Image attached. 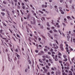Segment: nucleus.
I'll use <instances>...</instances> for the list:
<instances>
[{
  "instance_id": "nucleus-1",
  "label": "nucleus",
  "mask_w": 75,
  "mask_h": 75,
  "mask_svg": "<svg viewBox=\"0 0 75 75\" xmlns=\"http://www.w3.org/2000/svg\"><path fill=\"white\" fill-rule=\"evenodd\" d=\"M53 46L54 47V49H57V48H58V47L57 46V45H55L54 44H53Z\"/></svg>"
},
{
  "instance_id": "nucleus-2",
  "label": "nucleus",
  "mask_w": 75,
  "mask_h": 75,
  "mask_svg": "<svg viewBox=\"0 0 75 75\" xmlns=\"http://www.w3.org/2000/svg\"><path fill=\"white\" fill-rule=\"evenodd\" d=\"M47 7V6L46 5H44V4H42V8H46V7Z\"/></svg>"
},
{
  "instance_id": "nucleus-3",
  "label": "nucleus",
  "mask_w": 75,
  "mask_h": 75,
  "mask_svg": "<svg viewBox=\"0 0 75 75\" xmlns=\"http://www.w3.org/2000/svg\"><path fill=\"white\" fill-rule=\"evenodd\" d=\"M0 37H1V38H2L3 39H4V40H6L7 39V38H3V36L1 35V34H0Z\"/></svg>"
},
{
  "instance_id": "nucleus-4",
  "label": "nucleus",
  "mask_w": 75,
  "mask_h": 75,
  "mask_svg": "<svg viewBox=\"0 0 75 75\" xmlns=\"http://www.w3.org/2000/svg\"><path fill=\"white\" fill-rule=\"evenodd\" d=\"M69 75H72V72L71 71H69Z\"/></svg>"
},
{
  "instance_id": "nucleus-5",
  "label": "nucleus",
  "mask_w": 75,
  "mask_h": 75,
  "mask_svg": "<svg viewBox=\"0 0 75 75\" xmlns=\"http://www.w3.org/2000/svg\"><path fill=\"white\" fill-rule=\"evenodd\" d=\"M47 69H45L44 70V71L43 72V74H47Z\"/></svg>"
},
{
  "instance_id": "nucleus-6",
  "label": "nucleus",
  "mask_w": 75,
  "mask_h": 75,
  "mask_svg": "<svg viewBox=\"0 0 75 75\" xmlns=\"http://www.w3.org/2000/svg\"><path fill=\"white\" fill-rule=\"evenodd\" d=\"M67 18H68V19H70V20H71V17H70V16H67Z\"/></svg>"
},
{
  "instance_id": "nucleus-7",
  "label": "nucleus",
  "mask_w": 75,
  "mask_h": 75,
  "mask_svg": "<svg viewBox=\"0 0 75 75\" xmlns=\"http://www.w3.org/2000/svg\"><path fill=\"white\" fill-rule=\"evenodd\" d=\"M59 8V11H62V7H60Z\"/></svg>"
},
{
  "instance_id": "nucleus-8",
  "label": "nucleus",
  "mask_w": 75,
  "mask_h": 75,
  "mask_svg": "<svg viewBox=\"0 0 75 75\" xmlns=\"http://www.w3.org/2000/svg\"><path fill=\"white\" fill-rule=\"evenodd\" d=\"M1 14L3 16H4L5 15V13L4 12H1Z\"/></svg>"
},
{
  "instance_id": "nucleus-9",
  "label": "nucleus",
  "mask_w": 75,
  "mask_h": 75,
  "mask_svg": "<svg viewBox=\"0 0 75 75\" xmlns=\"http://www.w3.org/2000/svg\"><path fill=\"white\" fill-rule=\"evenodd\" d=\"M8 59L10 62H11V60H10V57L8 56Z\"/></svg>"
},
{
  "instance_id": "nucleus-10",
  "label": "nucleus",
  "mask_w": 75,
  "mask_h": 75,
  "mask_svg": "<svg viewBox=\"0 0 75 75\" xmlns=\"http://www.w3.org/2000/svg\"><path fill=\"white\" fill-rule=\"evenodd\" d=\"M66 50H67V52H69V50H68V47H66Z\"/></svg>"
},
{
  "instance_id": "nucleus-11",
  "label": "nucleus",
  "mask_w": 75,
  "mask_h": 75,
  "mask_svg": "<svg viewBox=\"0 0 75 75\" xmlns=\"http://www.w3.org/2000/svg\"><path fill=\"white\" fill-rule=\"evenodd\" d=\"M30 16V14H28V15L27 16V19H28L29 18Z\"/></svg>"
},
{
  "instance_id": "nucleus-12",
  "label": "nucleus",
  "mask_w": 75,
  "mask_h": 75,
  "mask_svg": "<svg viewBox=\"0 0 75 75\" xmlns=\"http://www.w3.org/2000/svg\"><path fill=\"white\" fill-rule=\"evenodd\" d=\"M52 57H53V58L54 59H55V57H54L55 55L54 54H52Z\"/></svg>"
},
{
  "instance_id": "nucleus-13",
  "label": "nucleus",
  "mask_w": 75,
  "mask_h": 75,
  "mask_svg": "<svg viewBox=\"0 0 75 75\" xmlns=\"http://www.w3.org/2000/svg\"><path fill=\"white\" fill-rule=\"evenodd\" d=\"M55 11L57 13H59V11H58V8H55Z\"/></svg>"
},
{
  "instance_id": "nucleus-14",
  "label": "nucleus",
  "mask_w": 75,
  "mask_h": 75,
  "mask_svg": "<svg viewBox=\"0 0 75 75\" xmlns=\"http://www.w3.org/2000/svg\"><path fill=\"white\" fill-rule=\"evenodd\" d=\"M47 25L48 27H50V24H49V23L47 22Z\"/></svg>"
},
{
  "instance_id": "nucleus-15",
  "label": "nucleus",
  "mask_w": 75,
  "mask_h": 75,
  "mask_svg": "<svg viewBox=\"0 0 75 75\" xmlns=\"http://www.w3.org/2000/svg\"><path fill=\"white\" fill-rule=\"evenodd\" d=\"M40 28H42V29H43V28H44V27H43V26H42V25H40Z\"/></svg>"
},
{
  "instance_id": "nucleus-16",
  "label": "nucleus",
  "mask_w": 75,
  "mask_h": 75,
  "mask_svg": "<svg viewBox=\"0 0 75 75\" xmlns=\"http://www.w3.org/2000/svg\"><path fill=\"white\" fill-rule=\"evenodd\" d=\"M63 57H64V59H66V58H67V56L65 55H63Z\"/></svg>"
},
{
  "instance_id": "nucleus-17",
  "label": "nucleus",
  "mask_w": 75,
  "mask_h": 75,
  "mask_svg": "<svg viewBox=\"0 0 75 75\" xmlns=\"http://www.w3.org/2000/svg\"><path fill=\"white\" fill-rule=\"evenodd\" d=\"M72 51H73V49L70 48V50H69V52H71Z\"/></svg>"
},
{
  "instance_id": "nucleus-18",
  "label": "nucleus",
  "mask_w": 75,
  "mask_h": 75,
  "mask_svg": "<svg viewBox=\"0 0 75 75\" xmlns=\"http://www.w3.org/2000/svg\"><path fill=\"white\" fill-rule=\"evenodd\" d=\"M46 57L47 58L49 59L50 58V57L49 56H48V55H46Z\"/></svg>"
},
{
  "instance_id": "nucleus-19",
  "label": "nucleus",
  "mask_w": 75,
  "mask_h": 75,
  "mask_svg": "<svg viewBox=\"0 0 75 75\" xmlns=\"http://www.w3.org/2000/svg\"><path fill=\"white\" fill-rule=\"evenodd\" d=\"M64 23H67V19L66 18H64Z\"/></svg>"
},
{
  "instance_id": "nucleus-20",
  "label": "nucleus",
  "mask_w": 75,
  "mask_h": 75,
  "mask_svg": "<svg viewBox=\"0 0 75 75\" xmlns=\"http://www.w3.org/2000/svg\"><path fill=\"white\" fill-rule=\"evenodd\" d=\"M58 73L59 75H60V74H61V72L59 70L58 71Z\"/></svg>"
},
{
  "instance_id": "nucleus-21",
  "label": "nucleus",
  "mask_w": 75,
  "mask_h": 75,
  "mask_svg": "<svg viewBox=\"0 0 75 75\" xmlns=\"http://www.w3.org/2000/svg\"><path fill=\"white\" fill-rule=\"evenodd\" d=\"M39 12L41 13L42 14H43L44 13L43 12H42V11H41L40 10H39Z\"/></svg>"
},
{
  "instance_id": "nucleus-22",
  "label": "nucleus",
  "mask_w": 75,
  "mask_h": 75,
  "mask_svg": "<svg viewBox=\"0 0 75 75\" xmlns=\"http://www.w3.org/2000/svg\"><path fill=\"white\" fill-rule=\"evenodd\" d=\"M33 18V21H35V18L33 17H32V18Z\"/></svg>"
},
{
  "instance_id": "nucleus-23",
  "label": "nucleus",
  "mask_w": 75,
  "mask_h": 75,
  "mask_svg": "<svg viewBox=\"0 0 75 75\" xmlns=\"http://www.w3.org/2000/svg\"><path fill=\"white\" fill-rule=\"evenodd\" d=\"M60 12H61V13L62 14H64V12L62 11H62H60Z\"/></svg>"
},
{
  "instance_id": "nucleus-24",
  "label": "nucleus",
  "mask_w": 75,
  "mask_h": 75,
  "mask_svg": "<svg viewBox=\"0 0 75 75\" xmlns=\"http://www.w3.org/2000/svg\"><path fill=\"white\" fill-rule=\"evenodd\" d=\"M20 12H21L22 15H23V14H24V13H23V11H22V10H20Z\"/></svg>"
},
{
  "instance_id": "nucleus-25",
  "label": "nucleus",
  "mask_w": 75,
  "mask_h": 75,
  "mask_svg": "<svg viewBox=\"0 0 75 75\" xmlns=\"http://www.w3.org/2000/svg\"><path fill=\"white\" fill-rule=\"evenodd\" d=\"M44 51L45 52H47V51H48V50L46 49H44Z\"/></svg>"
},
{
  "instance_id": "nucleus-26",
  "label": "nucleus",
  "mask_w": 75,
  "mask_h": 75,
  "mask_svg": "<svg viewBox=\"0 0 75 75\" xmlns=\"http://www.w3.org/2000/svg\"><path fill=\"white\" fill-rule=\"evenodd\" d=\"M60 47H63V45H62V44H61L60 45Z\"/></svg>"
},
{
  "instance_id": "nucleus-27",
  "label": "nucleus",
  "mask_w": 75,
  "mask_h": 75,
  "mask_svg": "<svg viewBox=\"0 0 75 75\" xmlns=\"http://www.w3.org/2000/svg\"><path fill=\"white\" fill-rule=\"evenodd\" d=\"M3 3L4 4H7V2H6L4 1H3Z\"/></svg>"
},
{
  "instance_id": "nucleus-28",
  "label": "nucleus",
  "mask_w": 75,
  "mask_h": 75,
  "mask_svg": "<svg viewBox=\"0 0 75 75\" xmlns=\"http://www.w3.org/2000/svg\"><path fill=\"white\" fill-rule=\"evenodd\" d=\"M47 34H48V36L49 37H51V35H50V34L49 33H47Z\"/></svg>"
},
{
  "instance_id": "nucleus-29",
  "label": "nucleus",
  "mask_w": 75,
  "mask_h": 75,
  "mask_svg": "<svg viewBox=\"0 0 75 75\" xmlns=\"http://www.w3.org/2000/svg\"><path fill=\"white\" fill-rule=\"evenodd\" d=\"M39 61H40V62H41V63H42V62L41 61V60L39 59Z\"/></svg>"
},
{
  "instance_id": "nucleus-30",
  "label": "nucleus",
  "mask_w": 75,
  "mask_h": 75,
  "mask_svg": "<svg viewBox=\"0 0 75 75\" xmlns=\"http://www.w3.org/2000/svg\"><path fill=\"white\" fill-rule=\"evenodd\" d=\"M67 60H68V59H67V58H66L65 59L63 60V61L65 62L67 61Z\"/></svg>"
},
{
  "instance_id": "nucleus-31",
  "label": "nucleus",
  "mask_w": 75,
  "mask_h": 75,
  "mask_svg": "<svg viewBox=\"0 0 75 75\" xmlns=\"http://www.w3.org/2000/svg\"><path fill=\"white\" fill-rule=\"evenodd\" d=\"M61 50H62V51H64V48H63V47H60Z\"/></svg>"
},
{
  "instance_id": "nucleus-32",
  "label": "nucleus",
  "mask_w": 75,
  "mask_h": 75,
  "mask_svg": "<svg viewBox=\"0 0 75 75\" xmlns=\"http://www.w3.org/2000/svg\"><path fill=\"white\" fill-rule=\"evenodd\" d=\"M28 26H29V27L30 28H32V26L31 25L28 24Z\"/></svg>"
},
{
  "instance_id": "nucleus-33",
  "label": "nucleus",
  "mask_w": 75,
  "mask_h": 75,
  "mask_svg": "<svg viewBox=\"0 0 75 75\" xmlns=\"http://www.w3.org/2000/svg\"><path fill=\"white\" fill-rule=\"evenodd\" d=\"M66 64H67V67H69V63H68V62H67Z\"/></svg>"
},
{
  "instance_id": "nucleus-34",
  "label": "nucleus",
  "mask_w": 75,
  "mask_h": 75,
  "mask_svg": "<svg viewBox=\"0 0 75 75\" xmlns=\"http://www.w3.org/2000/svg\"><path fill=\"white\" fill-rule=\"evenodd\" d=\"M46 68H47L48 69H49V68H50V67H48V65H46Z\"/></svg>"
},
{
  "instance_id": "nucleus-35",
  "label": "nucleus",
  "mask_w": 75,
  "mask_h": 75,
  "mask_svg": "<svg viewBox=\"0 0 75 75\" xmlns=\"http://www.w3.org/2000/svg\"><path fill=\"white\" fill-rule=\"evenodd\" d=\"M53 31L54 32H56V33H57V30L56 29H54Z\"/></svg>"
},
{
  "instance_id": "nucleus-36",
  "label": "nucleus",
  "mask_w": 75,
  "mask_h": 75,
  "mask_svg": "<svg viewBox=\"0 0 75 75\" xmlns=\"http://www.w3.org/2000/svg\"><path fill=\"white\" fill-rule=\"evenodd\" d=\"M73 42L74 43H75V38H73Z\"/></svg>"
},
{
  "instance_id": "nucleus-37",
  "label": "nucleus",
  "mask_w": 75,
  "mask_h": 75,
  "mask_svg": "<svg viewBox=\"0 0 75 75\" xmlns=\"http://www.w3.org/2000/svg\"><path fill=\"white\" fill-rule=\"evenodd\" d=\"M40 52L41 54H44V52L43 51H40Z\"/></svg>"
},
{
  "instance_id": "nucleus-38",
  "label": "nucleus",
  "mask_w": 75,
  "mask_h": 75,
  "mask_svg": "<svg viewBox=\"0 0 75 75\" xmlns=\"http://www.w3.org/2000/svg\"><path fill=\"white\" fill-rule=\"evenodd\" d=\"M58 54L59 55H60V56H61V55H62V54H61V53H59Z\"/></svg>"
},
{
  "instance_id": "nucleus-39",
  "label": "nucleus",
  "mask_w": 75,
  "mask_h": 75,
  "mask_svg": "<svg viewBox=\"0 0 75 75\" xmlns=\"http://www.w3.org/2000/svg\"><path fill=\"white\" fill-rule=\"evenodd\" d=\"M55 41H56V43H57V44H58H58H59L58 43V41H57V40H56Z\"/></svg>"
},
{
  "instance_id": "nucleus-40",
  "label": "nucleus",
  "mask_w": 75,
  "mask_h": 75,
  "mask_svg": "<svg viewBox=\"0 0 75 75\" xmlns=\"http://www.w3.org/2000/svg\"><path fill=\"white\" fill-rule=\"evenodd\" d=\"M35 52H36V53H38V50H35Z\"/></svg>"
},
{
  "instance_id": "nucleus-41",
  "label": "nucleus",
  "mask_w": 75,
  "mask_h": 75,
  "mask_svg": "<svg viewBox=\"0 0 75 75\" xmlns=\"http://www.w3.org/2000/svg\"><path fill=\"white\" fill-rule=\"evenodd\" d=\"M42 59L43 61H45V60H46V59L45 58H44V59Z\"/></svg>"
},
{
  "instance_id": "nucleus-42",
  "label": "nucleus",
  "mask_w": 75,
  "mask_h": 75,
  "mask_svg": "<svg viewBox=\"0 0 75 75\" xmlns=\"http://www.w3.org/2000/svg\"><path fill=\"white\" fill-rule=\"evenodd\" d=\"M50 51L51 52H53V49H51Z\"/></svg>"
},
{
  "instance_id": "nucleus-43",
  "label": "nucleus",
  "mask_w": 75,
  "mask_h": 75,
  "mask_svg": "<svg viewBox=\"0 0 75 75\" xmlns=\"http://www.w3.org/2000/svg\"><path fill=\"white\" fill-rule=\"evenodd\" d=\"M58 59H57V58H55V61H58Z\"/></svg>"
},
{
  "instance_id": "nucleus-44",
  "label": "nucleus",
  "mask_w": 75,
  "mask_h": 75,
  "mask_svg": "<svg viewBox=\"0 0 75 75\" xmlns=\"http://www.w3.org/2000/svg\"><path fill=\"white\" fill-rule=\"evenodd\" d=\"M49 45H50L51 47H52V44H51V43H49Z\"/></svg>"
},
{
  "instance_id": "nucleus-45",
  "label": "nucleus",
  "mask_w": 75,
  "mask_h": 75,
  "mask_svg": "<svg viewBox=\"0 0 75 75\" xmlns=\"http://www.w3.org/2000/svg\"><path fill=\"white\" fill-rule=\"evenodd\" d=\"M67 35L68 36H67V38L68 39H69V34H67Z\"/></svg>"
},
{
  "instance_id": "nucleus-46",
  "label": "nucleus",
  "mask_w": 75,
  "mask_h": 75,
  "mask_svg": "<svg viewBox=\"0 0 75 75\" xmlns=\"http://www.w3.org/2000/svg\"><path fill=\"white\" fill-rule=\"evenodd\" d=\"M42 37L43 38H44V39H45V38L44 36L42 35Z\"/></svg>"
},
{
  "instance_id": "nucleus-47",
  "label": "nucleus",
  "mask_w": 75,
  "mask_h": 75,
  "mask_svg": "<svg viewBox=\"0 0 75 75\" xmlns=\"http://www.w3.org/2000/svg\"><path fill=\"white\" fill-rule=\"evenodd\" d=\"M33 24H35V21H33Z\"/></svg>"
},
{
  "instance_id": "nucleus-48",
  "label": "nucleus",
  "mask_w": 75,
  "mask_h": 75,
  "mask_svg": "<svg viewBox=\"0 0 75 75\" xmlns=\"http://www.w3.org/2000/svg\"><path fill=\"white\" fill-rule=\"evenodd\" d=\"M16 57H20V55H19L18 54H17L16 55Z\"/></svg>"
},
{
  "instance_id": "nucleus-49",
  "label": "nucleus",
  "mask_w": 75,
  "mask_h": 75,
  "mask_svg": "<svg viewBox=\"0 0 75 75\" xmlns=\"http://www.w3.org/2000/svg\"><path fill=\"white\" fill-rule=\"evenodd\" d=\"M63 25H64V26H66V25L64 23H62Z\"/></svg>"
},
{
  "instance_id": "nucleus-50",
  "label": "nucleus",
  "mask_w": 75,
  "mask_h": 75,
  "mask_svg": "<svg viewBox=\"0 0 75 75\" xmlns=\"http://www.w3.org/2000/svg\"><path fill=\"white\" fill-rule=\"evenodd\" d=\"M48 54H49V55H51V53L50 52H48Z\"/></svg>"
},
{
  "instance_id": "nucleus-51",
  "label": "nucleus",
  "mask_w": 75,
  "mask_h": 75,
  "mask_svg": "<svg viewBox=\"0 0 75 75\" xmlns=\"http://www.w3.org/2000/svg\"><path fill=\"white\" fill-rule=\"evenodd\" d=\"M57 57H58V56L57 55H56L55 56V58H57Z\"/></svg>"
},
{
  "instance_id": "nucleus-52",
  "label": "nucleus",
  "mask_w": 75,
  "mask_h": 75,
  "mask_svg": "<svg viewBox=\"0 0 75 75\" xmlns=\"http://www.w3.org/2000/svg\"><path fill=\"white\" fill-rule=\"evenodd\" d=\"M5 41L6 42H8V40L6 39L5 40Z\"/></svg>"
},
{
  "instance_id": "nucleus-53",
  "label": "nucleus",
  "mask_w": 75,
  "mask_h": 75,
  "mask_svg": "<svg viewBox=\"0 0 75 75\" xmlns=\"http://www.w3.org/2000/svg\"><path fill=\"white\" fill-rule=\"evenodd\" d=\"M25 72H27V69H25Z\"/></svg>"
},
{
  "instance_id": "nucleus-54",
  "label": "nucleus",
  "mask_w": 75,
  "mask_h": 75,
  "mask_svg": "<svg viewBox=\"0 0 75 75\" xmlns=\"http://www.w3.org/2000/svg\"><path fill=\"white\" fill-rule=\"evenodd\" d=\"M9 30L10 31V32H11V33H12V31L11 30H10V29H9Z\"/></svg>"
},
{
  "instance_id": "nucleus-55",
  "label": "nucleus",
  "mask_w": 75,
  "mask_h": 75,
  "mask_svg": "<svg viewBox=\"0 0 75 75\" xmlns=\"http://www.w3.org/2000/svg\"><path fill=\"white\" fill-rule=\"evenodd\" d=\"M52 54H55V52H52Z\"/></svg>"
},
{
  "instance_id": "nucleus-56",
  "label": "nucleus",
  "mask_w": 75,
  "mask_h": 75,
  "mask_svg": "<svg viewBox=\"0 0 75 75\" xmlns=\"http://www.w3.org/2000/svg\"><path fill=\"white\" fill-rule=\"evenodd\" d=\"M15 51L16 52H18V49H16L15 50Z\"/></svg>"
},
{
  "instance_id": "nucleus-57",
  "label": "nucleus",
  "mask_w": 75,
  "mask_h": 75,
  "mask_svg": "<svg viewBox=\"0 0 75 75\" xmlns=\"http://www.w3.org/2000/svg\"><path fill=\"white\" fill-rule=\"evenodd\" d=\"M49 1L50 3H51L52 1V0H49Z\"/></svg>"
},
{
  "instance_id": "nucleus-58",
  "label": "nucleus",
  "mask_w": 75,
  "mask_h": 75,
  "mask_svg": "<svg viewBox=\"0 0 75 75\" xmlns=\"http://www.w3.org/2000/svg\"><path fill=\"white\" fill-rule=\"evenodd\" d=\"M65 71L66 72H67V73L68 72V71L67 70H65Z\"/></svg>"
},
{
  "instance_id": "nucleus-59",
  "label": "nucleus",
  "mask_w": 75,
  "mask_h": 75,
  "mask_svg": "<svg viewBox=\"0 0 75 75\" xmlns=\"http://www.w3.org/2000/svg\"><path fill=\"white\" fill-rule=\"evenodd\" d=\"M14 1H15V2H16V3H17V0H13Z\"/></svg>"
},
{
  "instance_id": "nucleus-60",
  "label": "nucleus",
  "mask_w": 75,
  "mask_h": 75,
  "mask_svg": "<svg viewBox=\"0 0 75 75\" xmlns=\"http://www.w3.org/2000/svg\"><path fill=\"white\" fill-rule=\"evenodd\" d=\"M50 33H52V31L51 30H50V31H49Z\"/></svg>"
},
{
  "instance_id": "nucleus-61",
  "label": "nucleus",
  "mask_w": 75,
  "mask_h": 75,
  "mask_svg": "<svg viewBox=\"0 0 75 75\" xmlns=\"http://www.w3.org/2000/svg\"><path fill=\"white\" fill-rule=\"evenodd\" d=\"M14 59L15 61H16V60H17V58H16V57H15V58Z\"/></svg>"
},
{
  "instance_id": "nucleus-62",
  "label": "nucleus",
  "mask_w": 75,
  "mask_h": 75,
  "mask_svg": "<svg viewBox=\"0 0 75 75\" xmlns=\"http://www.w3.org/2000/svg\"><path fill=\"white\" fill-rule=\"evenodd\" d=\"M22 8H23V9H25V6H22Z\"/></svg>"
},
{
  "instance_id": "nucleus-63",
  "label": "nucleus",
  "mask_w": 75,
  "mask_h": 75,
  "mask_svg": "<svg viewBox=\"0 0 75 75\" xmlns=\"http://www.w3.org/2000/svg\"><path fill=\"white\" fill-rule=\"evenodd\" d=\"M46 62L48 63V62L49 61H48V60L47 59L46 60Z\"/></svg>"
},
{
  "instance_id": "nucleus-64",
  "label": "nucleus",
  "mask_w": 75,
  "mask_h": 75,
  "mask_svg": "<svg viewBox=\"0 0 75 75\" xmlns=\"http://www.w3.org/2000/svg\"><path fill=\"white\" fill-rule=\"evenodd\" d=\"M20 6L18 5V9H20Z\"/></svg>"
}]
</instances>
